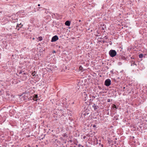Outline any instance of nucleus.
Masks as SVG:
<instances>
[{
	"instance_id": "nucleus-11",
	"label": "nucleus",
	"mask_w": 147,
	"mask_h": 147,
	"mask_svg": "<svg viewBox=\"0 0 147 147\" xmlns=\"http://www.w3.org/2000/svg\"><path fill=\"white\" fill-rule=\"evenodd\" d=\"M18 20L16 19H12L11 21V23H16L17 22Z\"/></svg>"
},
{
	"instance_id": "nucleus-36",
	"label": "nucleus",
	"mask_w": 147,
	"mask_h": 147,
	"mask_svg": "<svg viewBox=\"0 0 147 147\" xmlns=\"http://www.w3.org/2000/svg\"><path fill=\"white\" fill-rule=\"evenodd\" d=\"M74 102H73L72 103V104H74Z\"/></svg>"
},
{
	"instance_id": "nucleus-1",
	"label": "nucleus",
	"mask_w": 147,
	"mask_h": 147,
	"mask_svg": "<svg viewBox=\"0 0 147 147\" xmlns=\"http://www.w3.org/2000/svg\"><path fill=\"white\" fill-rule=\"evenodd\" d=\"M109 54L111 57H113L116 55L117 52L115 50H111L109 51Z\"/></svg>"
},
{
	"instance_id": "nucleus-43",
	"label": "nucleus",
	"mask_w": 147,
	"mask_h": 147,
	"mask_svg": "<svg viewBox=\"0 0 147 147\" xmlns=\"http://www.w3.org/2000/svg\"><path fill=\"white\" fill-rule=\"evenodd\" d=\"M12 24H11V25H10V26L12 25Z\"/></svg>"
},
{
	"instance_id": "nucleus-24",
	"label": "nucleus",
	"mask_w": 147,
	"mask_h": 147,
	"mask_svg": "<svg viewBox=\"0 0 147 147\" xmlns=\"http://www.w3.org/2000/svg\"><path fill=\"white\" fill-rule=\"evenodd\" d=\"M13 34L14 36H16V33H13Z\"/></svg>"
},
{
	"instance_id": "nucleus-31",
	"label": "nucleus",
	"mask_w": 147,
	"mask_h": 147,
	"mask_svg": "<svg viewBox=\"0 0 147 147\" xmlns=\"http://www.w3.org/2000/svg\"><path fill=\"white\" fill-rule=\"evenodd\" d=\"M38 6H40V4H38Z\"/></svg>"
},
{
	"instance_id": "nucleus-26",
	"label": "nucleus",
	"mask_w": 147,
	"mask_h": 147,
	"mask_svg": "<svg viewBox=\"0 0 147 147\" xmlns=\"http://www.w3.org/2000/svg\"><path fill=\"white\" fill-rule=\"evenodd\" d=\"M107 102H110V99H108L107 100Z\"/></svg>"
},
{
	"instance_id": "nucleus-8",
	"label": "nucleus",
	"mask_w": 147,
	"mask_h": 147,
	"mask_svg": "<svg viewBox=\"0 0 147 147\" xmlns=\"http://www.w3.org/2000/svg\"><path fill=\"white\" fill-rule=\"evenodd\" d=\"M92 107L94 108L95 110H98L99 108L98 106L96 105L95 104H94L93 105H92Z\"/></svg>"
},
{
	"instance_id": "nucleus-34",
	"label": "nucleus",
	"mask_w": 147,
	"mask_h": 147,
	"mask_svg": "<svg viewBox=\"0 0 147 147\" xmlns=\"http://www.w3.org/2000/svg\"><path fill=\"white\" fill-rule=\"evenodd\" d=\"M92 97H93V98H95V97H94V96H93Z\"/></svg>"
},
{
	"instance_id": "nucleus-27",
	"label": "nucleus",
	"mask_w": 147,
	"mask_h": 147,
	"mask_svg": "<svg viewBox=\"0 0 147 147\" xmlns=\"http://www.w3.org/2000/svg\"><path fill=\"white\" fill-rule=\"evenodd\" d=\"M93 127H96V125H94L93 126Z\"/></svg>"
},
{
	"instance_id": "nucleus-28",
	"label": "nucleus",
	"mask_w": 147,
	"mask_h": 147,
	"mask_svg": "<svg viewBox=\"0 0 147 147\" xmlns=\"http://www.w3.org/2000/svg\"><path fill=\"white\" fill-rule=\"evenodd\" d=\"M124 72V70H122L120 71L121 72Z\"/></svg>"
},
{
	"instance_id": "nucleus-35",
	"label": "nucleus",
	"mask_w": 147,
	"mask_h": 147,
	"mask_svg": "<svg viewBox=\"0 0 147 147\" xmlns=\"http://www.w3.org/2000/svg\"><path fill=\"white\" fill-rule=\"evenodd\" d=\"M12 147H13V146L14 147H15V146L14 145L13 146L12 145Z\"/></svg>"
},
{
	"instance_id": "nucleus-19",
	"label": "nucleus",
	"mask_w": 147,
	"mask_h": 147,
	"mask_svg": "<svg viewBox=\"0 0 147 147\" xmlns=\"http://www.w3.org/2000/svg\"><path fill=\"white\" fill-rule=\"evenodd\" d=\"M22 72H23V71H20V72H19V74H22Z\"/></svg>"
},
{
	"instance_id": "nucleus-12",
	"label": "nucleus",
	"mask_w": 147,
	"mask_h": 147,
	"mask_svg": "<svg viewBox=\"0 0 147 147\" xmlns=\"http://www.w3.org/2000/svg\"><path fill=\"white\" fill-rule=\"evenodd\" d=\"M38 39L39 40V41H41L42 40V36H39V37L38 38Z\"/></svg>"
},
{
	"instance_id": "nucleus-22",
	"label": "nucleus",
	"mask_w": 147,
	"mask_h": 147,
	"mask_svg": "<svg viewBox=\"0 0 147 147\" xmlns=\"http://www.w3.org/2000/svg\"><path fill=\"white\" fill-rule=\"evenodd\" d=\"M28 94H26L24 96H24H26V97H27V96H28Z\"/></svg>"
},
{
	"instance_id": "nucleus-37",
	"label": "nucleus",
	"mask_w": 147,
	"mask_h": 147,
	"mask_svg": "<svg viewBox=\"0 0 147 147\" xmlns=\"http://www.w3.org/2000/svg\"><path fill=\"white\" fill-rule=\"evenodd\" d=\"M54 53H55V51H54L53 52Z\"/></svg>"
},
{
	"instance_id": "nucleus-10",
	"label": "nucleus",
	"mask_w": 147,
	"mask_h": 147,
	"mask_svg": "<svg viewBox=\"0 0 147 147\" xmlns=\"http://www.w3.org/2000/svg\"><path fill=\"white\" fill-rule=\"evenodd\" d=\"M112 108L111 109L116 110L118 109V107H117L116 105L115 104H113L112 105Z\"/></svg>"
},
{
	"instance_id": "nucleus-16",
	"label": "nucleus",
	"mask_w": 147,
	"mask_h": 147,
	"mask_svg": "<svg viewBox=\"0 0 147 147\" xmlns=\"http://www.w3.org/2000/svg\"><path fill=\"white\" fill-rule=\"evenodd\" d=\"M11 98H13V99H12L11 100H13V101L14 100V97H15L14 96H13V95H11Z\"/></svg>"
},
{
	"instance_id": "nucleus-33",
	"label": "nucleus",
	"mask_w": 147,
	"mask_h": 147,
	"mask_svg": "<svg viewBox=\"0 0 147 147\" xmlns=\"http://www.w3.org/2000/svg\"><path fill=\"white\" fill-rule=\"evenodd\" d=\"M112 42H111V43H110L109 44H110V45H112Z\"/></svg>"
},
{
	"instance_id": "nucleus-44",
	"label": "nucleus",
	"mask_w": 147,
	"mask_h": 147,
	"mask_svg": "<svg viewBox=\"0 0 147 147\" xmlns=\"http://www.w3.org/2000/svg\"><path fill=\"white\" fill-rule=\"evenodd\" d=\"M25 147H26V146H25Z\"/></svg>"
},
{
	"instance_id": "nucleus-2",
	"label": "nucleus",
	"mask_w": 147,
	"mask_h": 147,
	"mask_svg": "<svg viewBox=\"0 0 147 147\" xmlns=\"http://www.w3.org/2000/svg\"><path fill=\"white\" fill-rule=\"evenodd\" d=\"M111 81L110 79L106 80L105 82V85L107 86H109L111 84Z\"/></svg>"
},
{
	"instance_id": "nucleus-40",
	"label": "nucleus",
	"mask_w": 147,
	"mask_h": 147,
	"mask_svg": "<svg viewBox=\"0 0 147 147\" xmlns=\"http://www.w3.org/2000/svg\"><path fill=\"white\" fill-rule=\"evenodd\" d=\"M55 14H54V15H55Z\"/></svg>"
},
{
	"instance_id": "nucleus-41",
	"label": "nucleus",
	"mask_w": 147,
	"mask_h": 147,
	"mask_svg": "<svg viewBox=\"0 0 147 147\" xmlns=\"http://www.w3.org/2000/svg\"><path fill=\"white\" fill-rule=\"evenodd\" d=\"M131 59H133V58H132V57H131Z\"/></svg>"
},
{
	"instance_id": "nucleus-5",
	"label": "nucleus",
	"mask_w": 147,
	"mask_h": 147,
	"mask_svg": "<svg viewBox=\"0 0 147 147\" xmlns=\"http://www.w3.org/2000/svg\"><path fill=\"white\" fill-rule=\"evenodd\" d=\"M82 97L83 99H84L85 101L87 100V98H88L87 95L85 92H84L83 93Z\"/></svg>"
},
{
	"instance_id": "nucleus-17",
	"label": "nucleus",
	"mask_w": 147,
	"mask_h": 147,
	"mask_svg": "<svg viewBox=\"0 0 147 147\" xmlns=\"http://www.w3.org/2000/svg\"><path fill=\"white\" fill-rule=\"evenodd\" d=\"M78 147H83L84 146H82V145L80 144H79L78 145Z\"/></svg>"
},
{
	"instance_id": "nucleus-25",
	"label": "nucleus",
	"mask_w": 147,
	"mask_h": 147,
	"mask_svg": "<svg viewBox=\"0 0 147 147\" xmlns=\"http://www.w3.org/2000/svg\"><path fill=\"white\" fill-rule=\"evenodd\" d=\"M119 65H121L122 64V63H121V62H119Z\"/></svg>"
},
{
	"instance_id": "nucleus-29",
	"label": "nucleus",
	"mask_w": 147,
	"mask_h": 147,
	"mask_svg": "<svg viewBox=\"0 0 147 147\" xmlns=\"http://www.w3.org/2000/svg\"><path fill=\"white\" fill-rule=\"evenodd\" d=\"M86 138V136H84L83 137V138L84 139H85Z\"/></svg>"
},
{
	"instance_id": "nucleus-13",
	"label": "nucleus",
	"mask_w": 147,
	"mask_h": 147,
	"mask_svg": "<svg viewBox=\"0 0 147 147\" xmlns=\"http://www.w3.org/2000/svg\"><path fill=\"white\" fill-rule=\"evenodd\" d=\"M139 57L140 58H142L143 57V55L142 54H140L139 55Z\"/></svg>"
},
{
	"instance_id": "nucleus-30",
	"label": "nucleus",
	"mask_w": 147,
	"mask_h": 147,
	"mask_svg": "<svg viewBox=\"0 0 147 147\" xmlns=\"http://www.w3.org/2000/svg\"><path fill=\"white\" fill-rule=\"evenodd\" d=\"M23 74L25 75L26 74L25 73H24Z\"/></svg>"
},
{
	"instance_id": "nucleus-32",
	"label": "nucleus",
	"mask_w": 147,
	"mask_h": 147,
	"mask_svg": "<svg viewBox=\"0 0 147 147\" xmlns=\"http://www.w3.org/2000/svg\"><path fill=\"white\" fill-rule=\"evenodd\" d=\"M81 21V20H79V22H80Z\"/></svg>"
},
{
	"instance_id": "nucleus-9",
	"label": "nucleus",
	"mask_w": 147,
	"mask_h": 147,
	"mask_svg": "<svg viewBox=\"0 0 147 147\" xmlns=\"http://www.w3.org/2000/svg\"><path fill=\"white\" fill-rule=\"evenodd\" d=\"M70 22L69 21L67 20L66 21V22H65V25L68 26H69L70 25Z\"/></svg>"
},
{
	"instance_id": "nucleus-23",
	"label": "nucleus",
	"mask_w": 147,
	"mask_h": 147,
	"mask_svg": "<svg viewBox=\"0 0 147 147\" xmlns=\"http://www.w3.org/2000/svg\"><path fill=\"white\" fill-rule=\"evenodd\" d=\"M98 88L99 89H102L101 87L100 86H98Z\"/></svg>"
},
{
	"instance_id": "nucleus-14",
	"label": "nucleus",
	"mask_w": 147,
	"mask_h": 147,
	"mask_svg": "<svg viewBox=\"0 0 147 147\" xmlns=\"http://www.w3.org/2000/svg\"><path fill=\"white\" fill-rule=\"evenodd\" d=\"M38 98V95L37 94H34V100L35 99H36Z\"/></svg>"
},
{
	"instance_id": "nucleus-7",
	"label": "nucleus",
	"mask_w": 147,
	"mask_h": 147,
	"mask_svg": "<svg viewBox=\"0 0 147 147\" xmlns=\"http://www.w3.org/2000/svg\"><path fill=\"white\" fill-rule=\"evenodd\" d=\"M131 66H134V65H135L136 67H137V64H136V63L134 61H131Z\"/></svg>"
},
{
	"instance_id": "nucleus-3",
	"label": "nucleus",
	"mask_w": 147,
	"mask_h": 147,
	"mask_svg": "<svg viewBox=\"0 0 147 147\" xmlns=\"http://www.w3.org/2000/svg\"><path fill=\"white\" fill-rule=\"evenodd\" d=\"M22 26L23 25L21 23H20V24H16V29H17V30H18L21 27H22ZM13 27L14 28H15V26H14Z\"/></svg>"
},
{
	"instance_id": "nucleus-6",
	"label": "nucleus",
	"mask_w": 147,
	"mask_h": 147,
	"mask_svg": "<svg viewBox=\"0 0 147 147\" xmlns=\"http://www.w3.org/2000/svg\"><path fill=\"white\" fill-rule=\"evenodd\" d=\"M119 59L120 61H121L122 60H125L126 59V58L125 57L123 56L122 55H120L119 57Z\"/></svg>"
},
{
	"instance_id": "nucleus-4",
	"label": "nucleus",
	"mask_w": 147,
	"mask_h": 147,
	"mask_svg": "<svg viewBox=\"0 0 147 147\" xmlns=\"http://www.w3.org/2000/svg\"><path fill=\"white\" fill-rule=\"evenodd\" d=\"M59 38L57 35H55L53 37L51 40V42H54L58 40Z\"/></svg>"
},
{
	"instance_id": "nucleus-15",
	"label": "nucleus",
	"mask_w": 147,
	"mask_h": 147,
	"mask_svg": "<svg viewBox=\"0 0 147 147\" xmlns=\"http://www.w3.org/2000/svg\"><path fill=\"white\" fill-rule=\"evenodd\" d=\"M83 68L81 66H80L79 67V69L80 70L82 71L83 70Z\"/></svg>"
},
{
	"instance_id": "nucleus-18",
	"label": "nucleus",
	"mask_w": 147,
	"mask_h": 147,
	"mask_svg": "<svg viewBox=\"0 0 147 147\" xmlns=\"http://www.w3.org/2000/svg\"><path fill=\"white\" fill-rule=\"evenodd\" d=\"M89 114V113H86L83 114V115L84 116H86V115H88Z\"/></svg>"
},
{
	"instance_id": "nucleus-42",
	"label": "nucleus",
	"mask_w": 147,
	"mask_h": 147,
	"mask_svg": "<svg viewBox=\"0 0 147 147\" xmlns=\"http://www.w3.org/2000/svg\"><path fill=\"white\" fill-rule=\"evenodd\" d=\"M131 59H133V58H132V57H131Z\"/></svg>"
},
{
	"instance_id": "nucleus-20",
	"label": "nucleus",
	"mask_w": 147,
	"mask_h": 147,
	"mask_svg": "<svg viewBox=\"0 0 147 147\" xmlns=\"http://www.w3.org/2000/svg\"><path fill=\"white\" fill-rule=\"evenodd\" d=\"M102 42L104 43H105V42H106V43L107 42L105 40H103Z\"/></svg>"
},
{
	"instance_id": "nucleus-39",
	"label": "nucleus",
	"mask_w": 147,
	"mask_h": 147,
	"mask_svg": "<svg viewBox=\"0 0 147 147\" xmlns=\"http://www.w3.org/2000/svg\"><path fill=\"white\" fill-rule=\"evenodd\" d=\"M115 140H117V138H115Z\"/></svg>"
},
{
	"instance_id": "nucleus-38",
	"label": "nucleus",
	"mask_w": 147,
	"mask_h": 147,
	"mask_svg": "<svg viewBox=\"0 0 147 147\" xmlns=\"http://www.w3.org/2000/svg\"><path fill=\"white\" fill-rule=\"evenodd\" d=\"M34 38H33V40H34Z\"/></svg>"
},
{
	"instance_id": "nucleus-21",
	"label": "nucleus",
	"mask_w": 147,
	"mask_h": 147,
	"mask_svg": "<svg viewBox=\"0 0 147 147\" xmlns=\"http://www.w3.org/2000/svg\"><path fill=\"white\" fill-rule=\"evenodd\" d=\"M104 38H105L106 39H107L108 38V37H107V36H105Z\"/></svg>"
}]
</instances>
